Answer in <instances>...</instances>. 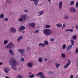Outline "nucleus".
Segmentation results:
<instances>
[{
    "mask_svg": "<svg viewBox=\"0 0 78 78\" xmlns=\"http://www.w3.org/2000/svg\"><path fill=\"white\" fill-rule=\"evenodd\" d=\"M9 64L11 66V68L15 71H17V67L16 66L17 62L14 58H12L10 59L9 61Z\"/></svg>",
    "mask_w": 78,
    "mask_h": 78,
    "instance_id": "f257e3e1",
    "label": "nucleus"
},
{
    "mask_svg": "<svg viewBox=\"0 0 78 78\" xmlns=\"http://www.w3.org/2000/svg\"><path fill=\"white\" fill-rule=\"evenodd\" d=\"M43 33L46 36H50L52 34V31L50 29H46L43 30Z\"/></svg>",
    "mask_w": 78,
    "mask_h": 78,
    "instance_id": "f03ea898",
    "label": "nucleus"
},
{
    "mask_svg": "<svg viewBox=\"0 0 78 78\" xmlns=\"http://www.w3.org/2000/svg\"><path fill=\"white\" fill-rule=\"evenodd\" d=\"M14 47H15V45L12 43H10L5 46L6 48L11 49L12 48H14Z\"/></svg>",
    "mask_w": 78,
    "mask_h": 78,
    "instance_id": "7ed1b4c3",
    "label": "nucleus"
},
{
    "mask_svg": "<svg viewBox=\"0 0 78 78\" xmlns=\"http://www.w3.org/2000/svg\"><path fill=\"white\" fill-rule=\"evenodd\" d=\"M26 20V16L24 15H22L20 16V17L19 18L18 20L19 22H24Z\"/></svg>",
    "mask_w": 78,
    "mask_h": 78,
    "instance_id": "20e7f679",
    "label": "nucleus"
},
{
    "mask_svg": "<svg viewBox=\"0 0 78 78\" xmlns=\"http://www.w3.org/2000/svg\"><path fill=\"white\" fill-rule=\"evenodd\" d=\"M10 30L12 33H16V29L14 27H12L10 28Z\"/></svg>",
    "mask_w": 78,
    "mask_h": 78,
    "instance_id": "39448f33",
    "label": "nucleus"
},
{
    "mask_svg": "<svg viewBox=\"0 0 78 78\" xmlns=\"http://www.w3.org/2000/svg\"><path fill=\"white\" fill-rule=\"evenodd\" d=\"M69 11L70 12L74 13L76 12V9L74 7H71L69 9Z\"/></svg>",
    "mask_w": 78,
    "mask_h": 78,
    "instance_id": "423d86ee",
    "label": "nucleus"
},
{
    "mask_svg": "<svg viewBox=\"0 0 78 78\" xmlns=\"http://www.w3.org/2000/svg\"><path fill=\"white\" fill-rule=\"evenodd\" d=\"M28 25L31 28H34L35 27V24L34 23H28Z\"/></svg>",
    "mask_w": 78,
    "mask_h": 78,
    "instance_id": "0eeeda50",
    "label": "nucleus"
},
{
    "mask_svg": "<svg viewBox=\"0 0 78 78\" xmlns=\"http://www.w3.org/2000/svg\"><path fill=\"white\" fill-rule=\"evenodd\" d=\"M25 26H21L20 28H18V30H21V31H22V30H25Z\"/></svg>",
    "mask_w": 78,
    "mask_h": 78,
    "instance_id": "6e6552de",
    "label": "nucleus"
},
{
    "mask_svg": "<svg viewBox=\"0 0 78 78\" xmlns=\"http://www.w3.org/2000/svg\"><path fill=\"white\" fill-rule=\"evenodd\" d=\"M34 2L35 6H37L39 1V0H34Z\"/></svg>",
    "mask_w": 78,
    "mask_h": 78,
    "instance_id": "1a4fd4ad",
    "label": "nucleus"
},
{
    "mask_svg": "<svg viewBox=\"0 0 78 78\" xmlns=\"http://www.w3.org/2000/svg\"><path fill=\"white\" fill-rule=\"evenodd\" d=\"M72 45H69L67 47V50L69 51V50H70V49H71V48L72 47Z\"/></svg>",
    "mask_w": 78,
    "mask_h": 78,
    "instance_id": "9d476101",
    "label": "nucleus"
},
{
    "mask_svg": "<svg viewBox=\"0 0 78 78\" xmlns=\"http://www.w3.org/2000/svg\"><path fill=\"white\" fill-rule=\"evenodd\" d=\"M62 2H60L59 3V9H62Z\"/></svg>",
    "mask_w": 78,
    "mask_h": 78,
    "instance_id": "9b49d317",
    "label": "nucleus"
},
{
    "mask_svg": "<svg viewBox=\"0 0 78 78\" xmlns=\"http://www.w3.org/2000/svg\"><path fill=\"white\" fill-rule=\"evenodd\" d=\"M44 14V12L43 11H40L37 13V14L38 16H41L42 14Z\"/></svg>",
    "mask_w": 78,
    "mask_h": 78,
    "instance_id": "f8f14e48",
    "label": "nucleus"
},
{
    "mask_svg": "<svg viewBox=\"0 0 78 78\" xmlns=\"http://www.w3.org/2000/svg\"><path fill=\"white\" fill-rule=\"evenodd\" d=\"M4 70L6 73H8V72H9V68H5Z\"/></svg>",
    "mask_w": 78,
    "mask_h": 78,
    "instance_id": "ddd939ff",
    "label": "nucleus"
},
{
    "mask_svg": "<svg viewBox=\"0 0 78 78\" xmlns=\"http://www.w3.org/2000/svg\"><path fill=\"white\" fill-rule=\"evenodd\" d=\"M27 66L31 68L33 66V64L31 62H29L27 63Z\"/></svg>",
    "mask_w": 78,
    "mask_h": 78,
    "instance_id": "4468645a",
    "label": "nucleus"
},
{
    "mask_svg": "<svg viewBox=\"0 0 78 78\" xmlns=\"http://www.w3.org/2000/svg\"><path fill=\"white\" fill-rule=\"evenodd\" d=\"M18 51L20 52V53H24L25 51L23 49H19L18 50Z\"/></svg>",
    "mask_w": 78,
    "mask_h": 78,
    "instance_id": "2eb2a0df",
    "label": "nucleus"
},
{
    "mask_svg": "<svg viewBox=\"0 0 78 78\" xmlns=\"http://www.w3.org/2000/svg\"><path fill=\"white\" fill-rule=\"evenodd\" d=\"M43 75V73L42 72H39L36 74V76H41Z\"/></svg>",
    "mask_w": 78,
    "mask_h": 78,
    "instance_id": "dca6fc26",
    "label": "nucleus"
},
{
    "mask_svg": "<svg viewBox=\"0 0 78 78\" xmlns=\"http://www.w3.org/2000/svg\"><path fill=\"white\" fill-rule=\"evenodd\" d=\"M23 38V36H20L17 39V42H19L20 41V40L22 39Z\"/></svg>",
    "mask_w": 78,
    "mask_h": 78,
    "instance_id": "f3484780",
    "label": "nucleus"
},
{
    "mask_svg": "<svg viewBox=\"0 0 78 78\" xmlns=\"http://www.w3.org/2000/svg\"><path fill=\"white\" fill-rule=\"evenodd\" d=\"M77 38L76 35H74L72 37L73 40H76Z\"/></svg>",
    "mask_w": 78,
    "mask_h": 78,
    "instance_id": "a211bd4d",
    "label": "nucleus"
},
{
    "mask_svg": "<svg viewBox=\"0 0 78 78\" xmlns=\"http://www.w3.org/2000/svg\"><path fill=\"white\" fill-rule=\"evenodd\" d=\"M56 26L57 27H60V28H61L62 27V25L60 23H58L56 25Z\"/></svg>",
    "mask_w": 78,
    "mask_h": 78,
    "instance_id": "6ab92c4d",
    "label": "nucleus"
},
{
    "mask_svg": "<svg viewBox=\"0 0 78 78\" xmlns=\"http://www.w3.org/2000/svg\"><path fill=\"white\" fill-rule=\"evenodd\" d=\"M9 52L12 55H14V52L12 49H9Z\"/></svg>",
    "mask_w": 78,
    "mask_h": 78,
    "instance_id": "aec40b11",
    "label": "nucleus"
},
{
    "mask_svg": "<svg viewBox=\"0 0 78 78\" xmlns=\"http://www.w3.org/2000/svg\"><path fill=\"white\" fill-rule=\"evenodd\" d=\"M42 58L41 57L39 58L38 59L39 62H42Z\"/></svg>",
    "mask_w": 78,
    "mask_h": 78,
    "instance_id": "412c9836",
    "label": "nucleus"
},
{
    "mask_svg": "<svg viewBox=\"0 0 78 78\" xmlns=\"http://www.w3.org/2000/svg\"><path fill=\"white\" fill-rule=\"evenodd\" d=\"M61 56H62V58H65L66 56V55H65V54L63 53L61 54Z\"/></svg>",
    "mask_w": 78,
    "mask_h": 78,
    "instance_id": "4be33fe9",
    "label": "nucleus"
},
{
    "mask_svg": "<svg viewBox=\"0 0 78 78\" xmlns=\"http://www.w3.org/2000/svg\"><path fill=\"white\" fill-rule=\"evenodd\" d=\"M39 46H41V47H45V44L42 43H40L39 44Z\"/></svg>",
    "mask_w": 78,
    "mask_h": 78,
    "instance_id": "5701e85b",
    "label": "nucleus"
},
{
    "mask_svg": "<svg viewBox=\"0 0 78 78\" xmlns=\"http://www.w3.org/2000/svg\"><path fill=\"white\" fill-rule=\"evenodd\" d=\"M69 64L66 63V65H65L63 67L64 68V69L68 68V67L69 66Z\"/></svg>",
    "mask_w": 78,
    "mask_h": 78,
    "instance_id": "b1692460",
    "label": "nucleus"
},
{
    "mask_svg": "<svg viewBox=\"0 0 78 78\" xmlns=\"http://www.w3.org/2000/svg\"><path fill=\"white\" fill-rule=\"evenodd\" d=\"M70 42L72 44L71 45H74V42H75V41L73 40H71Z\"/></svg>",
    "mask_w": 78,
    "mask_h": 78,
    "instance_id": "393cba45",
    "label": "nucleus"
},
{
    "mask_svg": "<svg viewBox=\"0 0 78 78\" xmlns=\"http://www.w3.org/2000/svg\"><path fill=\"white\" fill-rule=\"evenodd\" d=\"M16 78H23V77L21 75H18L16 76Z\"/></svg>",
    "mask_w": 78,
    "mask_h": 78,
    "instance_id": "a878e982",
    "label": "nucleus"
},
{
    "mask_svg": "<svg viewBox=\"0 0 78 78\" xmlns=\"http://www.w3.org/2000/svg\"><path fill=\"white\" fill-rule=\"evenodd\" d=\"M51 27V26L50 25H46L45 27V28H50Z\"/></svg>",
    "mask_w": 78,
    "mask_h": 78,
    "instance_id": "bb28decb",
    "label": "nucleus"
},
{
    "mask_svg": "<svg viewBox=\"0 0 78 78\" xmlns=\"http://www.w3.org/2000/svg\"><path fill=\"white\" fill-rule=\"evenodd\" d=\"M34 74H32L30 76H28V77L29 78H33L34 77Z\"/></svg>",
    "mask_w": 78,
    "mask_h": 78,
    "instance_id": "cd10ccee",
    "label": "nucleus"
},
{
    "mask_svg": "<svg viewBox=\"0 0 78 78\" xmlns=\"http://www.w3.org/2000/svg\"><path fill=\"white\" fill-rule=\"evenodd\" d=\"M70 63H71V61H70V60L68 59V62L66 64H68L70 65Z\"/></svg>",
    "mask_w": 78,
    "mask_h": 78,
    "instance_id": "c85d7f7f",
    "label": "nucleus"
},
{
    "mask_svg": "<svg viewBox=\"0 0 78 78\" xmlns=\"http://www.w3.org/2000/svg\"><path fill=\"white\" fill-rule=\"evenodd\" d=\"M8 41L7 40H5L4 42V44L6 45V44H8Z\"/></svg>",
    "mask_w": 78,
    "mask_h": 78,
    "instance_id": "c756f323",
    "label": "nucleus"
},
{
    "mask_svg": "<svg viewBox=\"0 0 78 78\" xmlns=\"http://www.w3.org/2000/svg\"><path fill=\"white\" fill-rule=\"evenodd\" d=\"M44 43L45 45H48V42L47 41H44Z\"/></svg>",
    "mask_w": 78,
    "mask_h": 78,
    "instance_id": "7c9ffc66",
    "label": "nucleus"
},
{
    "mask_svg": "<svg viewBox=\"0 0 78 78\" xmlns=\"http://www.w3.org/2000/svg\"><path fill=\"white\" fill-rule=\"evenodd\" d=\"M4 16L3 14H1L0 16V18H3Z\"/></svg>",
    "mask_w": 78,
    "mask_h": 78,
    "instance_id": "2f4dec72",
    "label": "nucleus"
},
{
    "mask_svg": "<svg viewBox=\"0 0 78 78\" xmlns=\"http://www.w3.org/2000/svg\"><path fill=\"white\" fill-rule=\"evenodd\" d=\"M66 44H63L62 45L63 49H64V50L66 48Z\"/></svg>",
    "mask_w": 78,
    "mask_h": 78,
    "instance_id": "473e14b6",
    "label": "nucleus"
},
{
    "mask_svg": "<svg viewBox=\"0 0 78 78\" xmlns=\"http://www.w3.org/2000/svg\"><path fill=\"white\" fill-rule=\"evenodd\" d=\"M74 3H75L74 1H71L70 2V5H73V4H74Z\"/></svg>",
    "mask_w": 78,
    "mask_h": 78,
    "instance_id": "72a5a7b5",
    "label": "nucleus"
},
{
    "mask_svg": "<svg viewBox=\"0 0 78 78\" xmlns=\"http://www.w3.org/2000/svg\"><path fill=\"white\" fill-rule=\"evenodd\" d=\"M11 0H7L6 2L7 3H10L11 2Z\"/></svg>",
    "mask_w": 78,
    "mask_h": 78,
    "instance_id": "f704fd0d",
    "label": "nucleus"
},
{
    "mask_svg": "<svg viewBox=\"0 0 78 78\" xmlns=\"http://www.w3.org/2000/svg\"><path fill=\"white\" fill-rule=\"evenodd\" d=\"M39 32V30H37L35 31L34 33H38Z\"/></svg>",
    "mask_w": 78,
    "mask_h": 78,
    "instance_id": "c9c22d12",
    "label": "nucleus"
},
{
    "mask_svg": "<svg viewBox=\"0 0 78 78\" xmlns=\"http://www.w3.org/2000/svg\"><path fill=\"white\" fill-rule=\"evenodd\" d=\"M8 20H9L8 18H6L3 19V21H8Z\"/></svg>",
    "mask_w": 78,
    "mask_h": 78,
    "instance_id": "e433bc0d",
    "label": "nucleus"
},
{
    "mask_svg": "<svg viewBox=\"0 0 78 78\" xmlns=\"http://www.w3.org/2000/svg\"><path fill=\"white\" fill-rule=\"evenodd\" d=\"M69 19V16H65V17L64 18V19Z\"/></svg>",
    "mask_w": 78,
    "mask_h": 78,
    "instance_id": "4c0bfd02",
    "label": "nucleus"
},
{
    "mask_svg": "<svg viewBox=\"0 0 78 78\" xmlns=\"http://www.w3.org/2000/svg\"><path fill=\"white\" fill-rule=\"evenodd\" d=\"M75 53L76 54L78 53V48H76V49L75 50Z\"/></svg>",
    "mask_w": 78,
    "mask_h": 78,
    "instance_id": "58836bf2",
    "label": "nucleus"
},
{
    "mask_svg": "<svg viewBox=\"0 0 78 78\" xmlns=\"http://www.w3.org/2000/svg\"><path fill=\"white\" fill-rule=\"evenodd\" d=\"M76 8H78V2H76Z\"/></svg>",
    "mask_w": 78,
    "mask_h": 78,
    "instance_id": "ea45409f",
    "label": "nucleus"
},
{
    "mask_svg": "<svg viewBox=\"0 0 78 78\" xmlns=\"http://www.w3.org/2000/svg\"><path fill=\"white\" fill-rule=\"evenodd\" d=\"M21 60H22V61H23V62H24V61H25V60L24 59V58L22 57H21Z\"/></svg>",
    "mask_w": 78,
    "mask_h": 78,
    "instance_id": "a19ab883",
    "label": "nucleus"
},
{
    "mask_svg": "<svg viewBox=\"0 0 78 78\" xmlns=\"http://www.w3.org/2000/svg\"><path fill=\"white\" fill-rule=\"evenodd\" d=\"M50 40L51 42H53V41H55V39L53 38H52L50 39Z\"/></svg>",
    "mask_w": 78,
    "mask_h": 78,
    "instance_id": "79ce46f5",
    "label": "nucleus"
},
{
    "mask_svg": "<svg viewBox=\"0 0 78 78\" xmlns=\"http://www.w3.org/2000/svg\"><path fill=\"white\" fill-rule=\"evenodd\" d=\"M49 75H51V74H53L54 73L53 72H50V71L48 73Z\"/></svg>",
    "mask_w": 78,
    "mask_h": 78,
    "instance_id": "37998d69",
    "label": "nucleus"
},
{
    "mask_svg": "<svg viewBox=\"0 0 78 78\" xmlns=\"http://www.w3.org/2000/svg\"><path fill=\"white\" fill-rule=\"evenodd\" d=\"M41 78H45V77L44 76L43 74L42 75V76H41Z\"/></svg>",
    "mask_w": 78,
    "mask_h": 78,
    "instance_id": "c03bdc74",
    "label": "nucleus"
},
{
    "mask_svg": "<svg viewBox=\"0 0 78 78\" xmlns=\"http://www.w3.org/2000/svg\"><path fill=\"white\" fill-rule=\"evenodd\" d=\"M73 29H69V31H71V32H73Z\"/></svg>",
    "mask_w": 78,
    "mask_h": 78,
    "instance_id": "a18cd8bd",
    "label": "nucleus"
},
{
    "mask_svg": "<svg viewBox=\"0 0 78 78\" xmlns=\"http://www.w3.org/2000/svg\"><path fill=\"white\" fill-rule=\"evenodd\" d=\"M66 27V24H64L63 25V27H62V28H64V27Z\"/></svg>",
    "mask_w": 78,
    "mask_h": 78,
    "instance_id": "49530a36",
    "label": "nucleus"
},
{
    "mask_svg": "<svg viewBox=\"0 0 78 78\" xmlns=\"http://www.w3.org/2000/svg\"><path fill=\"white\" fill-rule=\"evenodd\" d=\"M44 61H45V62H46V61H47V59L45 58H44Z\"/></svg>",
    "mask_w": 78,
    "mask_h": 78,
    "instance_id": "de8ad7c7",
    "label": "nucleus"
},
{
    "mask_svg": "<svg viewBox=\"0 0 78 78\" xmlns=\"http://www.w3.org/2000/svg\"><path fill=\"white\" fill-rule=\"evenodd\" d=\"M70 78H73V75H71L70 77Z\"/></svg>",
    "mask_w": 78,
    "mask_h": 78,
    "instance_id": "09e8293b",
    "label": "nucleus"
},
{
    "mask_svg": "<svg viewBox=\"0 0 78 78\" xmlns=\"http://www.w3.org/2000/svg\"><path fill=\"white\" fill-rule=\"evenodd\" d=\"M59 64H57L56 66V67L57 68H58V67H59Z\"/></svg>",
    "mask_w": 78,
    "mask_h": 78,
    "instance_id": "8fccbe9b",
    "label": "nucleus"
},
{
    "mask_svg": "<svg viewBox=\"0 0 78 78\" xmlns=\"http://www.w3.org/2000/svg\"><path fill=\"white\" fill-rule=\"evenodd\" d=\"M76 65L78 66V61H76Z\"/></svg>",
    "mask_w": 78,
    "mask_h": 78,
    "instance_id": "3c124183",
    "label": "nucleus"
},
{
    "mask_svg": "<svg viewBox=\"0 0 78 78\" xmlns=\"http://www.w3.org/2000/svg\"><path fill=\"white\" fill-rule=\"evenodd\" d=\"M3 63H2V62H0V65H3Z\"/></svg>",
    "mask_w": 78,
    "mask_h": 78,
    "instance_id": "603ef678",
    "label": "nucleus"
},
{
    "mask_svg": "<svg viewBox=\"0 0 78 78\" xmlns=\"http://www.w3.org/2000/svg\"><path fill=\"white\" fill-rule=\"evenodd\" d=\"M24 12H28V10H24Z\"/></svg>",
    "mask_w": 78,
    "mask_h": 78,
    "instance_id": "864d4df0",
    "label": "nucleus"
},
{
    "mask_svg": "<svg viewBox=\"0 0 78 78\" xmlns=\"http://www.w3.org/2000/svg\"><path fill=\"white\" fill-rule=\"evenodd\" d=\"M76 29H78V26H77V25H76Z\"/></svg>",
    "mask_w": 78,
    "mask_h": 78,
    "instance_id": "5fc2aeb1",
    "label": "nucleus"
},
{
    "mask_svg": "<svg viewBox=\"0 0 78 78\" xmlns=\"http://www.w3.org/2000/svg\"><path fill=\"white\" fill-rule=\"evenodd\" d=\"M5 78H10V77H9L8 76H6L5 77Z\"/></svg>",
    "mask_w": 78,
    "mask_h": 78,
    "instance_id": "6e6d98bb",
    "label": "nucleus"
},
{
    "mask_svg": "<svg viewBox=\"0 0 78 78\" xmlns=\"http://www.w3.org/2000/svg\"><path fill=\"white\" fill-rule=\"evenodd\" d=\"M27 50H30V48L29 47H27Z\"/></svg>",
    "mask_w": 78,
    "mask_h": 78,
    "instance_id": "4d7b16f0",
    "label": "nucleus"
},
{
    "mask_svg": "<svg viewBox=\"0 0 78 78\" xmlns=\"http://www.w3.org/2000/svg\"><path fill=\"white\" fill-rule=\"evenodd\" d=\"M69 31V29H66V31Z\"/></svg>",
    "mask_w": 78,
    "mask_h": 78,
    "instance_id": "13d9d810",
    "label": "nucleus"
},
{
    "mask_svg": "<svg viewBox=\"0 0 78 78\" xmlns=\"http://www.w3.org/2000/svg\"><path fill=\"white\" fill-rule=\"evenodd\" d=\"M75 78H78V75H76V76Z\"/></svg>",
    "mask_w": 78,
    "mask_h": 78,
    "instance_id": "bf43d9fd",
    "label": "nucleus"
},
{
    "mask_svg": "<svg viewBox=\"0 0 78 78\" xmlns=\"http://www.w3.org/2000/svg\"><path fill=\"white\" fill-rule=\"evenodd\" d=\"M22 33H25V31L23 30L22 31Z\"/></svg>",
    "mask_w": 78,
    "mask_h": 78,
    "instance_id": "052dcab7",
    "label": "nucleus"
},
{
    "mask_svg": "<svg viewBox=\"0 0 78 78\" xmlns=\"http://www.w3.org/2000/svg\"><path fill=\"white\" fill-rule=\"evenodd\" d=\"M29 75H31V72H29Z\"/></svg>",
    "mask_w": 78,
    "mask_h": 78,
    "instance_id": "680f3d73",
    "label": "nucleus"
},
{
    "mask_svg": "<svg viewBox=\"0 0 78 78\" xmlns=\"http://www.w3.org/2000/svg\"><path fill=\"white\" fill-rule=\"evenodd\" d=\"M48 2H51V0H48Z\"/></svg>",
    "mask_w": 78,
    "mask_h": 78,
    "instance_id": "e2e57ef3",
    "label": "nucleus"
},
{
    "mask_svg": "<svg viewBox=\"0 0 78 78\" xmlns=\"http://www.w3.org/2000/svg\"><path fill=\"white\" fill-rule=\"evenodd\" d=\"M9 70H11V69H9Z\"/></svg>",
    "mask_w": 78,
    "mask_h": 78,
    "instance_id": "0e129e2a",
    "label": "nucleus"
},
{
    "mask_svg": "<svg viewBox=\"0 0 78 78\" xmlns=\"http://www.w3.org/2000/svg\"><path fill=\"white\" fill-rule=\"evenodd\" d=\"M21 55H22L23 56V53H22L21 54Z\"/></svg>",
    "mask_w": 78,
    "mask_h": 78,
    "instance_id": "69168bd1",
    "label": "nucleus"
},
{
    "mask_svg": "<svg viewBox=\"0 0 78 78\" xmlns=\"http://www.w3.org/2000/svg\"><path fill=\"white\" fill-rule=\"evenodd\" d=\"M30 1H34V0H30Z\"/></svg>",
    "mask_w": 78,
    "mask_h": 78,
    "instance_id": "338daca9",
    "label": "nucleus"
},
{
    "mask_svg": "<svg viewBox=\"0 0 78 78\" xmlns=\"http://www.w3.org/2000/svg\"><path fill=\"white\" fill-rule=\"evenodd\" d=\"M63 29H64V28H62V30H63Z\"/></svg>",
    "mask_w": 78,
    "mask_h": 78,
    "instance_id": "774afa93",
    "label": "nucleus"
}]
</instances>
